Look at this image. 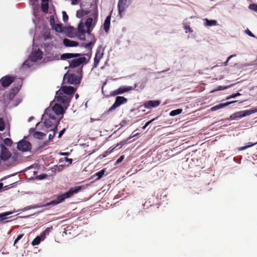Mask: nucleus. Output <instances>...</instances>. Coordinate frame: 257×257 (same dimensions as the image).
Listing matches in <instances>:
<instances>
[{
  "mask_svg": "<svg viewBox=\"0 0 257 257\" xmlns=\"http://www.w3.org/2000/svg\"><path fill=\"white\" fill-rule=\"evenodd\" d=\"M75 90L72 86H62L61 89L56 92V102L62 103L65 108H67Z\"/></svg>",
  "mask_w": 257,
  "mask_h": 257,
  "instance_id": "1",
  "label": "nucleus"
},
{
  "mask_svg": "<svg viewBox=\"0 0 257 257\" xmlns=\"http://www.w3.org/2000/svg\"><path fill=\"white\" fill-rule=\"evenodd\" d=\"M86 55V54H81L80 53H64L61 56V59L66 60L68 59L74 58L70 61L69 62V68H76L79 66L80 65L84 63H87L86 58L85 57H80L81 56Z\"/></svg>",
  "mask_w": 257,
  "mask_h": 257,
  "instance_id": "2",
  "label": "nucleus"
},
{
  "mask_svg": "<svg viewBox=\"0 0 257 257\" xmlns=\"http://www.w3.org/2000/svg\"><path fill=\"white\" fill-rule=\"evenodd\" d=\"M81 189V186H76L71 188L67 192L59 195L56 200H54L51 202L46 203L44 206H48L50 205L55 206L60 203L64 201L66 199L71 197L74 194L77 193Z\"/></svg>",
  "mask_w": 257,
  "mask_h": 257,
  "instance_id": "3",
  "label": "nucleus"
},
{
  "mask_svg": "<svg viewBox=\"0 0 257 257\" xmlns=\"http://www.w3.org/2000/svg\"><path fill=\"white\" fill-rule=\"evenodd\" d=\"M257 112V108H252L249 110L239 111L232 114L227 120H235L241 117L249 115L251 114Z\"/></svg>",
  "mask_w": 257,
  "mask_h": 257,
  "instance_id": "4",
  "label": "nucleus"
},
{
  "mask_svg": "<svg viewBox=\"0 0 257 257\" xmlns=\"http://www.w3.org/2000/svg\"><path fill=\"white\" fill-rule=\"evenodd\" d=\"M87 28V30L86 31V32L90 35L91 40L88 43H82L81 46L84 47V48H85L86 49H87L88 52L86 54V55L87 56H88L89 58H90V57H91V55H92V47L96 42V39L95 38V37L93 35H91L90 32H91V30L90 29V27Z\"/></svg>",
  "mask_w": 257,
  "mask_h": 257,
  "instance_id": "5",
  "label": "nucleus"
},
{
  "mask_svg": "<svg viewBox=\"0 0 257 257\" xmlns=\"http://www.w3.org/2000/svg\"><path fill=\"white\" fill-rule=\"evenodd\" d=\"M103 55L104 48L101 46H99L96 49V52L94 59V68H96L98 66L100 60L102 58Z\"/></svg>",
  "mask_w": 257,
  "mask_h": 257,
  "instance_id": "6",
  "label": "nucleus"
},
{
  "mask_svg": "<svg viewBox=\"0 0 257 257\" xmlns=\"http://www.w3.org/2000/svg\"><path fill=\"white\" fill-rule=\"evenodd\" d=\"M17 149L22 152L30 151L31 144L28 141L22 140L18 143Z\"/></svg>",
  "mask_w": 257,
  "mask_h": 257,
  "instance_id": "7",
  "label": "nucleus"
},
{
  "mask_svg": "<svg viewBox=\"0 0 257 257\" xmlns=\"http://www.w3.org/2000/svg\"><path fill=\"white\" fill-rule=\"evenodd\" d=\"M127 99L123 96H117L113 105L109 108L108 111H111L121 104L125 103Z\"/></svg>",
  "mask_w": 257,
  "mask_h": 257,
  "instance_id": "8",
  "label": "nucleus"
},
{
  "mask_svg": "<svg viewBox=\"0 0 257 257\" xmlns=\"http://www.w3.org/2000/svg\"><path fill=\"white\" fill-rule=\"evenodd\" d=\"M0 158L1 160L5 161L12 155L11 153L9 151L8 149L4 145H1Z\"/></svg>",
  "mask_w": 257,
  "mask_h": 257,
  "instance_id": "9",
  "label": "nucleus"
},
{
  "mask_svg": "<svg viewBox=\"0 0 257 257\" xmlns=\"http://www.w3.org/2000/svg\"><path fill=\"white\" fill-rule=\"evenodd\" d=\"M52 109L56 114L60 115L63 114L65 112V110L67 108H65L62 103L57 102L53 107Z\"/></svg>",
  "mask_w": 257,
  "mask_h": 257,
  "instance_id": "10",
  "label": "nucleus"
},
{
  "mask_svg": "<svg viewBox=\"0 0 257 257\" xmlns=\"http://www.w3.org/2000/svg\"><path fill=\"white\" fill-rule=\"evenodd\" d=\"M14 80V78L13 76L7 75L1 78L0 80V83H1V85H2L3 87L5 88L9 86Z\"/></svg>",
  "mask_w": 257,
  "mask_h": 257,
  "instance_id": "11",
  "label": "nucleus"
},
{
  "mask_svg": "<svg viewBox=\"0 0 257 257\" xmlns=\"http://www.w3.org/2000/svg\"><path fill=\"white\" fill-rule=\"evenodd\" d=\"M161 103L160 100H148L146 101L144 103V106L147 109H151L152 108L158 107Z\"/></svg>",
  "mask_w": 257,
  "mask_h": 257,
  "instance_id": "12",
  "label": "nucleus"
},
{
  "mask_svg": "<svg viewBox=\"0 0 257 257\" xmlns=\"http://www.w3.org/2000/svg\"><path fill=\"white\" fill-rule=\"evenodd\" d=\"M132 89V87H120L116 90L111 92L110 94L112 96H115L118 94H122L126 92L129 91Z\"/></svg>",
  "mask_w": 257,
  "mask_h": 257,
  "instance_id": "13",
  "label": "nucleus"
},
{
  "mask_svg": "<svg viewBox=\"0 0 257 257\" xmlns=\"http://www.w3.org/2000/svg\"><path fill=\"white\" fill-rule=\"evenodd\" d=\"M80 79L76 74L72 73L68 75V82L71 84H77L80 83Z\"/></svg>",
  "mask_w": 257,
  "mask_h": 257,
  "instance_id": "14",
  "label": "nucleus"
},
{
  "mask_svg": "<svg viewBox=\"0 0 257 257\" xmlns=\"http://www.w3.org/2000/svg\"><path fill=\"white\" fill-rule=\"evenodd\" d=\"M18 157L17 155H12L7 161H5L6 165L9 167H13L17 164Z\"/></svg>",
  "mask_w": 257,
  "mask_h": 257,
  "instance_id": "15",
  "label": "nucleus"
},
{
  "mask_svg": "<svg viewBox=\"0 0 257 257\" xmlns=\"http://www.w3.org/2000/svg\"><path fill=\"white\" fill-rule=\"evenodd\" d=\"M43 57V53L40 50H38L32 53L30 59L33 62H36L38 60H41Z\"/></svg>",
  "mask_w": 257,
  "mask_h": 257,
  "instance_id": "16",
  "label": "nucleus"
},
{
  "mask_svg": "<svg viewBox=\"0 0 257 257\" xmlns=\"http://www.w3.org/2000/svg\"><path fill=\"white\" fill-rule=\"evenodd\" d=\"M44 124L47 128H50L51 131L56 132L57 130L58 125H56L55 127V125L53 124V121H51V119L46 118L44 121Z\"/></svg>",
  "mask_w": 257,
  "mask_h": 257,
  "instance_id": "17",
  "label": "nucleus"
},
{
  "mask_svg": "<svg viewBox=\"0 0 257 257\" xmlns=\"http://www.w3.org/2000/svg\"><path fill=\"white\" fill-rule=\"evenodd\" d=\"M63 44L66 47H76L78 46L79 43L74 41L71 40L70 39L65 38L63 39Z\"/></svg>",
  "mask_w": 257,
  "mask_h": 257,
  "instance_id": "18",
  "label": "nucleus"
},
{
  "mask_svg": "<svg viewBox=\"0 0 257 257\" xmlns=\"http://www.w3.org/2000/svg\"><path fill=\"white\" fill-rule=\"evenodd\" d=\"M236 102V101H231V102H227L224 103H220V104H219L218 105H215V106L212 107L211 108L210 110L211 111H215L218 109L222 108L225 106H228L230 104L234 103V102Z\"/></svg>",
  "mask_w": 257,
  "mask_h": 257,
  "instance_id": "19",
  "label": "nucleus"
},
{
  "mask_svg": "<svg viewBox=\"0 0 257 257\" xmlns=\"http://www.w3.org/2000/svg\"><path fill=\"white\" fill-rule=\"evenodd\" d=\"M126 1L127 0H118V9L119 14L124 11L126 6Z\"/></svg>",
  "mask_w": 257,
  "mask_h": 257,
  "instance_id": "20",
  "label": "nucleus"
},
{
  "mask_svg": "<svg viewBox=\"0 0 257 257\" xmlns=\"http://www.w3.org/2000/svg\"><path fill=\"white\" fill-rule=\"evenodd\" d=\"M110 19L111 16H108L105 19L104 24H103V28L105 30V32H108L109 30V26L110 24Z\"/></svg>",
  "mask_w": 257,
  "mask_h": 257,
  "instance_id": "21",
  "label": "nucleus"
},
{
  "mask_svg": "<svg viewBox=\"0 0 257 257\" xmlns=\"http://www.w3.org/2000/svg\"><path fill=\"white\" fill-rule=\"evenodd\" d=\"M78 32L81 34V36H82L83 37H81V39H83V40H84L85 39V36H84V34L85 33V26L83 24V23H80L78 25Z\"/></svg>",
  "mask_w": 257,
  "mask_h": 257,
  "instance_id": "22",
  "label": "nucleus"
},
{
  "mask_svg": "<svg viewBox=\"0 0 257 257\" xmlns=\"http://www.w3.org/2000/svg\"><path fill=\"white\" fill-rule=\"evenodd\" d=\"M48 0H42L41 9L44 13L48 11Z\"/></svg>",
  "mask_w": 257,
  "mask_h": 257,
  "instance_id": "23",
  "label": "nucleus"
},
{
  "mask_svg": "<svg viewBox=\"0 0 257 257\" xmlns=\"http://www.w3.org/2000/svg\"><path fill=\"white\" fill-rule=\"evenodd\" d=\"M34 138L38 139H42L44 137L46 136V134L40 132H35L33 134Z\"/></svg>",
  "mask_w": 257,
  "mask_h": 257,
  "instance_id": "24",
  "label": "nucleus"
},
{
  "mask_svg": "<svg viewBox=\"0 0 257 257\" xmlns=\"http://www.w3.org/2000/svg\"><path fill=\"white\" fill-rule=\"evenodd\" d=\"M48 118L51 119V121H53V124L56 125H58L59 123V121L60 119H58L55 114H50Z\"/></svg>",
  "mask_w": 257,
  "mask_h": 257,
  "instance_id": "25",
  "label": "nucleus"
},
{
  "mask_svg": "<svg viewBox=\"0 0 257 257\" xmlns=\"http://www.w3.org/2000/svg\"><path fill=\"white\" fill-rule=\"evenodd\" d=\"M43 240L41 237V234L40 236H37L36 238H35L32 241L31 244L32 245L35 246L36 245H38L41 242V240Z\"/></svg>",
  "mask_w": 257,
  "mask_h": 257,
  "instance_id": "26",
  "label": "nucleus"
},
{
  "mask_svg": "<svg viewBox=\"0 0 257 257\" xmlns=\"http://www.w3.org/2000/svg\"><path fill=\"white\" fill-rule=\"evenodd\" d=\"M105 172V169H103L101 171L96 173L93 176V177H97L95 179L96 180L100 179L104 175Z\"/></svg>",
  "mask_w": 257,
  "mask_h": 257,
  "instance_id": "27",
  "label": "nucleus"
},
{
  "mask_svg": "<svg viewBox=\"0 0 257 257\" xmlns=\"http://www.w3.org/2000/svg\"><path fill=\"white\" fill-rule=\"evenodd\" d=\"M13 212L11 211H8L4 213H0V221H3L4 220L6 219L7 218V216L11 215Z\"/></svg>",
  "mask_w": 257,
  "mask_h": 257,
  "instance_id": "28",
  "label": "nucleus"
},
{
  "mask_svg": "<svg viewBox=\"0 0 257 257\" xmlns=\"http://www.w3.org/2000/svg\"><path fill=\"white\" fill-rule=\"evenodd\" d=\"M256 144H257V141L255 142H249V143H248L247 145L243 146V147H240L238 149V150L239 151L244 150H245V149H247L248 148H250V147H251L254 146Z\"/></svg>",
  "mask_w": 257,
  "mask_h": 257,
  "instance_id": "29",
  "label": "nucleus"
},
{
  "mask_svg": "<svg viewBox=\"0 0 257 257\" xmlns=\"http://www.w3.org/2000/svg\"><path fill=\"white\" fill-rule=\"evenodd\" d=\"M57 32H62V25L61 24H55L52 27Z\"/></svg>",
  "mask_w": 257,
  "mask_h": 257,
  "instance_id": "30",
  "label": "nucleus"
},
{
  "mask_svg": "<svg viewBox=\"0 0 257 257\" xmlns=\"http://www.w3.org/2000/svg\"><path fill=\"white\" fill-rule=\"evenodd\" d=\"M52 229V227H47L41 234V237L44 239L46 235H48L50 231Z\"/></svg>",
  "mask_w": 257,
  "mask_h": 257,
  "instance_id": "31",
  "label": "nucleus"
},
{
  "mask_svg": "<svg viewBox=\"0 0 257 257\" xmlns=\"http://www.w3.org/2000/svg\"><path fill=\"white\" fill-rule=\"evenodd\" d=\"M182 109H180V108L173 110L170 112V115L174 116H176L177 115L180 114L182 112Z\"/></svg>",
  "mask_w": 257,
  "mask_h": 257,
  "instance_id": "32",
  "label": "nucleus"
},
{
  "mask_svg": "<svg viewBox=\"0 0 257 257\" xmlns=\"http://www.w3.org/2000/svg\"><path fill=\"white\" fill-rule=\"evenodd\" d=\"M206 21V25L209 26H216L217 25V21L215 20H209L208 19H205Z\"/></svg>",
  "mask_w": 257,
  "mask_h": 257,
  "instance_id": "33",
  "label": "nucleus"
},
{
  "mask_svg": "<svg viewBox=\"0 0 257 257\" xmlns=\"http://www.w3.org/2000/svg\"><path fill=\"white\" fill-rule=\"evenodd\" d=\"M93 22V19L92 18H88L85 21V25L87 28L91 27Z\"/></svg>",
  "mask_w": 257,
  "mask_h": 257,
  "instance_id": "34",
  "label": "nucleus"
},
{
  "mask_svg": "<svg viewBox=\"0 0 257 257\" xmlns=\"http://www.w3.org/2000/svg\"><path fill=\"white\" fill-rule=\"evenodd\" d=\"M4 143L5 145H7V146H11L13 143L12 141L9 139V138H6L4 140Z\"/></svg>",
  "mask_w": 257,
  "mask_h": 257,
  "instance_id": "35",
  "label": "nucleus"
},
{
  "mask_svg": "<svg viewBox=\"0 0 257 257\" xmlns=\"http://www.w3.org/2000/svg\"><path fill=\"white\" fill-rule=\"evenodd\" d=\"M5 123L3 118H0V131H3L5 130Z\"/></svg>",
  "mask_w": 257,
  "mask_h": 257,
  "instance_id": "36",
  "label": "nucleus"
},
{
  "mask_svg": "<svg viewBox=\"0 0 257 257\" xmlns=\"http://www.w3.org/2000/svg\"><path fill=\"white\" fill-rule=\"evenodd\" d=\"M85 15L84 12L83 10L77 11L76 13V16L78 18H81L84 16Z\"/></svg>",
  "mask_w": 257,
  "mask_h": 257,
  "instance_id": "37",
  "label": "nucleus"
},
{
  "mask_svg": "<svg viewBox=\"0 0 257 257\" xmlns=\"http://www.w3.org/2000/svg\"><path fill=\"white\" fill-rule=\"evenodd\" d=\"M158 117V116H157L156 118H154L149 120V121L147 122L146 123V124H145V125L143 127V129H145L152 122L154 121L155 120L157 119Z\"/></svg>",
  "mask_w": 257,
  "mask_h": 257,
  "instance_id": "38",
  "label": "nucleus"
},
{
  "mask_svg": "<svg viewBox=\"0 0 257 257\" xmlns=\"http://www.w3.org/2000/svg\"><path fill=\"white\" fill-rule=\"evenodd\" d=\"M62 14H63V20L64 22H66L68 21V15H67V13L65 11H63L62 12Z\"/></svg>",
  "mask_w": 257,
  "mask_h": 257,
  "instance_id": "39",
  "label": "nucleus"
},
{
  "mask_svg": "<svg viewBox=\"0 0 257 257\" xmlns=\"http://www.w3.org/2000/svg\"><path fill=\"white\" fill-rule=\"evenodd\" d=\"M47 177H48V175L47 174H40V175L37 176V178H38L39 180H42V179L46 178Z\"/></svg>",
  "mask_w": 257,
  "mask_h": 257,
  "instance_id": "40",
  "label": "nucleus"
},
{
  "mask_svg": "<svg viewBox=\"0 0 257 257\" xmlns=\"http://www.w3.org/2000/svg\"><path fill=\"white\" fill-rule=\"evenodd\" d=\"M24 236V234H19L17 238L15 240L14 245L15 246L16 244L18 242V241L20 240L23 236Z\"/></svg>",
  "mask_w": 257,
  "mask_h": 257,
  "instance_id": "41",
  "label": "nucleus"
},
{
  "mask_svg": "<svg viewBox=\"0 0 257 257\" xmlns=\"http://www.w3.org/2000/svg\"><path fill=\"white\" fill-rule=\"evenodd\" d=\"M249 8L254 11L257 12V4H251L249 6Z\"/></svg>",
  "mask_w": 257,
  "mask_h": 257,
  "instance_id": "42",
  "label": "nucleus"
},
{
  "mask_svg": "<svg viewBox=\"0 0 257 257\" xmlns=\"http://www.w3.org/2000/svg\"><path fill=\"white\" fill-rule=\"evenodd\" d=\"M239 95H240V93H239V92H237V93H234V94H232V95H231L230 96L228 97L227 98V99H228L231 98H235L236 96H239Z\"/></svg>",
  "mask_w": 257,
  "mask_h": 257,
  "instance_id": "43",
  "label": "nucleus"
},
{
  "mask_svg": "<svg viewBox=\"0 0 257 257\" xmlns=\"http://www.w3.org/2000/svg\"><path fill=\"white\" fill-rule=\"evenodd\" d=\"M245 33H246L248 36L252 37H255L254 35L252 33V32L249 30L248 29H247L245 31Z\"/></svg>",
  "mask_w": 257,
  "mask_h": 257,
  "instance_id": "44",
  "label": "nucleus"
},
{
  "mask_svg": "<svg viewBox=\"0 0 257 257\" xmlns=\"http://www.w3.org/2000/svg\"><path fill=\"white\" fill-rule=\"evenodd\" d=\"M11 91L12 93L15 94L19 91V88L18 87H13Z\"/></svg>",
  "mask_w": 257,
  "mask_h": 257,
  "instance_id": "45",
  "label": "nucleus"
},
{
  "mask_svg": "<svg viewBox=\"0 0 257 257\" xmlns=\"http://www.w3.org/2000/svg\"><path fill=\"white\" fill-rule=\"evenodd\" d=\"M234 56H235V55H230V56H229L228 57V58L227 59L226 61L224 62L223 64L224 66H227V63H228V61L233 57Z\"/></svg>",
  "mask_w": 257,
  "mask_h": 257,
  "instance_id": "46",
  "label": "nucleus"
},
{
  "mask_svg": "<svg viewBox=\"0 0 257 257\" xmlns=\"http://www.w3.org/2000/svg\"><path fill=\"white\" fill-rule=\"evenodd\" d=\"M55 133H56V132L53 131L52 134H49V140H51L52 139H53V138L54 137V136L55 135Z\"/></svg>",
  "mask_w": 257,
  "mask_h": 257,
  "instance_id": "47",
  "label": "nucleus"
},
{
  "mask_svg": "<svg viewBox=\"0 0 257 257\" xmlns=\"http://www.w3.org/2000/svg\"><path fill=\"white\" fill-rule=\"evenodd\" d=\"M124 159L123 156H121L116 161V163L118 164L122 161Z\"/></svg>",
  "mask_w": 257,
  "mask_h": 257,
  "instance_id": "48",
  "label": "nucleus"
},
{
  "mask_svg": "<svg viewBox=\"0 0 257 257\" xmlns=\"http://www.w3.org/2000/svg\"><path fill=\"white\" fill-rule=\"evenodd\" d=\"M66 131V129L64 128H63V130H62L59 133V135H58V138H61L62 137V136L64 134V133H65Z\"/></svg>",
  "mask_w": 257,
  "mask_h": 257,
  "instance_id": "49",
  "label": "nucleus"
},
{
  "mask_svg": "<svg viewBox=\"0 0 257 257\" xmlns=\"http://www.w3.org/2000/svg\"><path fill=\"white\" fill-rule=\"evenodd\" d=\"M50 25L51 26H54V24H55V23H54V18L53 16H51L50 17Z\"/></svg>",
  "mask_w": 257,
  "mask_h": 257,
  "instance_id": "50",
  "label": "nucleus"
},
{
  "mask_svg": "<svg viewBox=\"0 0 257 257\" xmlns=\"http://www.w3.org/2000/svg\"><path fill=\"white\" fill-rule=\"evenodd\" d=\"M65 160L69 163V164H71L73 161L72 159H69L68 158H65Z\"/></svg>",
  "mask_w": 257,
  "mask_h": 257,
  "instance_id": "51",
  "label": "nucleus"
},
{
  "mask_svg": "<svg viewBox=\"0 0 257 257\" xmlns=\"http://www.w3.org/2000/svg\"><path fill=\"white\" fill-rule=\"evenodd\" d=\"M71 4L73 5H77L78 2V0H71Z\"/></svg>",
  "mask_w": 257,
  "mask_h": 257,
  "instance_id": "52",
  "label": "nucleus"
},
{
  "mask_svg": "<svg viewBox=\"0 0 257 257\" xmlns=\"http://www.w3.org/2000/svg\"><path fill=\"white\" fill-rule=\"evenodd\" d=\"M3 189V183H0V192L3 191L2 189Z\"/></svg>",
  "mask_w": 257,
  "mask_h": 257,
  "instance_id": "53",
  "label": "nucleus"
},
{
  "mask_svg": "<svg viewBox=\"0 0 257 257\" xmlns=\"http://www.w3.org/2000/svg\"><path fill=\"white\" fill-rule=\"evenodd\" d=\"M11 187L10 186V185H7V186H5L4 187H3V188L4 189V190H8L9 189V188H10Z\"/></svg>",
  "mask_w": 257,
  "mask_h": 257,
  "instance_id": "54",
  "label": "nucleus"
},
{
  "mask_svg": "<svg viewBox=\"0 0 257 257\" xmlns=\"http://www.w3.org/2000/svg\"><path fill=\"white\" fill-rule=\"evenodd\" d=\"M68 153H63L61 154V155L63 156L68 155Z\"/></svg>",
  "mask_w": 257,
  "mask_h": 257,
  "instance_id": "55",
  "label": "nucleus"
},
{
  "mask_svg": "<svg viewBox=\"0 0 257 257\" xmlns=\"http://www.w3.org/2000/svg\"><path fill=\"white\" fill-rule=\"evenodd\" d=\"M185 29H188L190 31V28L189 26H188V27L185 26Z\"/></svg>",
  "mask_w": 257,
  "mask_h": 257,
  "instance_id": "56",
  "label": "nucleus"
},
{
  "mask_svg": "<svg viewBox=\"0 0 257 257\" xmlns=\"http://www.w3.org/2000/svg\"><path fill=\"white\" fill-rule=\"evenodd\" d=\"M75 96L76 99H77L79 95L78 94H76Z\"/></svg>",
  "mask_w": 257,
  "mask_h": 257,
  "instance_id": "57",
  "label": "nucleus"
},
{
  "mask_svg": "<svg viewBox=\"0 0 257 257\" xmlns=\"http://www.w3.org/2000/svg\"><path fill=\"white\" fill-rule=\"evenodd\" d=\"M2 87H3V86L1 85V83H0V91L2 90Z\"/></svg>",
  "mask_w": 257,
  "mask_h": 257,
  "instance_id": "58",
  "label": "nucleus"
},
{
  "mask_svg": "<svg viewBox=\"0 0 257 257\" xmlns=\"http://www.w3.org/2000/svg\"><path fill=\"white\" fill-rule=\"evenodd\" d=\"M34 130H35V128H32L30 129V131H34Z\"/></svg>",
  "mask_w": 257,
  "mask_h": 257,
  "instance_id": "59",
  "label": "nucleus"
}]
</instances>
